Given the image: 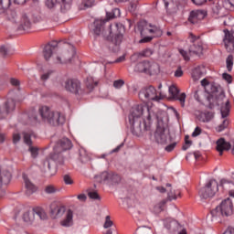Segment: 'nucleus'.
Returning a JSON list of instances; mask_svg holds the SVG:
<instances>
[{"mask_svg": "<svg viewBox=\"0 0 234 234\" xmlns=\"http://www.w3.org/2000/svg\"><path fill=\"white\" fill-rule=\"evenodd\" d=\"M229 101H227L225 105L221 107V117L228 118L229 115Z\"/></svg>", "mask_w": 234, "mask_h": 234, "instance_id": "e433bc0d", "label": "nucleus"}, {"mask_svg": "<svg viewBox=\"0 0 234 234\" xmlns=\"http://www.w3.org/2000/svg\"><path fill=\"white\" fill-rule=\"evenodd\" d=\"M38 112L43 122L49 123V125H52L53 127H58V125H63V123H65V115L61 114L59 112L50 110L48 106L40 107Z\"/></svg>", "mask_w": 234, "mask_h": 234, "instance_id": "f03ea898", "label": "nucleus"}, {"mask_svg": "<svg viewBox=\"0 0 234 234\" xmlns=\"http://www.w3.org/2000/svg\"><path fill=\"white\" fill-rule=\"evenodd\" d=\"M56 191H58V190L56 189V186H48L45 188V192L48 195H52V194L56 193Z\"/></svg>", "mask_w": 234, "mask_h": 234, "instance_id": "3c124183", "label": "nucleus"}, {"mask_svg": "<svg viewBox=\"0 0 234 234\" xmlns=\"http://www.w3.org/2000/svg\"><path fill=\"white\" fill-rule=\"evenodd\" d=\"M222 78L223 80H225L226 81H228V83H231V75L228 74V73H223L222 74Z\"/></svg>", "mask_w": 234, "mask_h": 234, "instance_id": "052dcab7", "label": "nucleus"}, {"mask_svg": "<svg viewBox=\"0 0 234 234\" xmlns=\"http://www.w3.org/2000/svg\"><path fill=\"white\" fill-rule=\"evenodd\" d=\"M169 94L175 100L176 98V96L178 94H180V90H178V88H176V86H170L169 87Z\"/></svg>", "mask_w": 234, "mask_h": 234, "instance_id": "79ce46f5", "label": "nucleus"}, {"mask_svg": "<svg viewBox=\"0 0 234 234\" xmlns=\"http://www.w3.org/2000/svg\"><path fill=\"white\" fill-rule=\"evenodd\" d=\"M166 131L167 124L164 122V120H158L157 127L154 134L156 144L161 145H165V144H167L169 140V133H166Z\"/></svg>", "mask_w": 234, "mask_h": 234, "instance_id": "0eeeda50", "label": "nucleus"}, {"mask_svg": "<svg viewBox=\"0 0 234 234\" xmlns=\"http://www.w3.org/2000/svg\"><path fill=\"white\" fill-rule=\"evenodd\" d=\"M223 234H234V229L229 228Z\"/></svg>", "mask_w": 234, "mask_h": 234, "instance_id": "774afa93", "label": "nucleus"}, {"mask_svg": "<svg viewBox=\"0 0 234 234\" xmlns=\"http://www.w3.org/2000/svg\"><path fill=\"white\" fill-rule=\"evenodd\" d=\"M18 24L20 30H28L32 27V21H30V17L27 14L22 15Z\"/></svg>", "mask_w": 234, "mask_h": 234, "instance_id": "4be33fe9", "label": "nucleus"}, {"mask_svg": "<svg viewBox=\"0 0 234 234\" xmlns=\"http://www.w3.org/2000/svg\"><path fill=\"white\" fill-rule=\"evenodd\" d=\"M137 30L140 32L142 37L154 36V37H160V36H162V29L159 27L149 24L145 20L138 23Z\"/></svg>", "mask_w": 234, "mask_h": 234, "instance_id": "423d86ee", "label": "nucleus"}, {"mask_svg": "<svg viewBox=\"0 0 234 234\" xmlns=\"http://www.w3.org/2000/svg\"><path fill=\"white\" fill-rule=\"evenodd\" d=\"M69 149H72V142L67 137L58 140L55 145L57 153H63L64 151H69Z\"/></svg>", "mask_w": 234, "mask_h": 234, "instance_id": "ddd939ff", "label": "nucleus"}, {"mask_svg": "<svg viewBox=\"0 0 234 234\" xmlns=\"http://www.w3.org/2000/svg\"><path fill=\"white\" fill-rule=\"evenodd\" d=\"M63 152L56 151V147H54V153L49 155V160H53V162L63 165V155L61 154Z\"/></svg>", "mask_w": 234, "mask_h": 234, "instance_id": "c756f323", "label": "nucleus"}, {"mask_svg": "<svg viewBox=\"0 0 234 234\" xmlns=\"http://www.w3.org/2000/svg\"><path fill=\"white\" fill-rule=\"evenodd\" d=\"M123 40V35L122 34H117L114 36V37L112 40V44L115 45V49H113L114 52L118 50V47L122 44V41Z\"/></svg>", "mask_w": 234, "mask_h": 234, "instance_id": "2f4dec72", "label": "nucleus"}, {"mask_svg": "<svg viewBox=\"0 0 234 234\" xmlns=\"http://www.w3.org/2000/svg\"><path fill=\"white\" fill-rule=\"evenodd\" d=\"M98 85V81H94V79L92 77H89L86 80V87L88 89V90H92L94 89V87H96Z\"/></svg>", "mask_w": 234, "mask_h": 234, "instance_id": "c9c22d12", "label": "nucleus"}, {"mask_svg": "<svg viewBox=\"0 0 234 234\" xmlns=\"http://www.w3.org/2000/svg\"><path fill=\"white\" fill-rule=\"evenodd\" d=\"M23 179L25 182V186H26V195L27 197H30V195H34L36 191H37V187L34 186V184L31 182L30 179L27 176V175L23 176Z\"/></svg>", "mask_w": 234, "mask_h": 234, "instance_id": "aec40b11", "label": "nucleus"}, {"mask_svg": "<svg viewBox=\"0 0 234 234\" xmlns=\"http://www.w3.org/2000/svg\"><path fill=\"white\" fill-rule=\"evenodd\" d=\"M88 197L91 198L92 200H100V195H98V192L96 191H90L88 192Z\"/></svg>", "mask_w": 234, "mask_h": 234, "instance_id": "de8ad7c7", "label": "nucleus"}, {"mask_svg": "<svg viewBox=\"0 0 234 234\" xmlns=\"http://www.w3.org/2000/svg\"><path fill=\"white\" fill-rule=\"evenodd\" d=\"M24 142L27 144V145L29 146L28 151L31 153L32 158H37V154H39V150L37 147L32 146V139L30 133H24Z\"/></svg>", "mask_w": 234, "mask_h": 234, "instance_id": "f3484780", "label": "nucleus"}, {"mask_svg": "<svg viewBox=\"0 0 234 234\" xmlns=\"http://www.w3.org/2000/svg\"><path fill=\"white\" fill-rule=\"evenodd\" d=\"M165 204H167L166 199H163L155 203L153 207V213H154L155 215H160V213L164 211V207H165Z\"/></svg>", "mask_w": 234, "mask_h": 234, "instance_id": "cd10ccee", "label": "nucleus"}, {"mask_svg": "<svg viewBox=\"0 0 234 234\" xmlns=\"http://www.w3.org/2000/svg\"><path fill=\"white\" fill-rule=\"evenodd\" d=\"M23 220L24 222H27V224H34L36 220V214L34 212V209L28 210L23 215Z\"/></svg>", "mask_w": 234, "mask_h": 234, "instance_id": "a878e982", "label": "nucleus"}, {"mask_svg": "<svg viewBox=\"0 0 234 234\" xmlns=\"http://www.w3.org/2000/svg\"><path fill=\"white\" fill-rule=\"evenodd\" d=\"M80 160L82 162V164H85V162H89V154H87V151L85 149L80 150Z\"/></svg>", "mask_w": 234, "mask_h": 234, "instance_id": "ea45409f", "label": "nucleus"}, {"mask_svg": "<svg viewBox=\"0 0 234 234\" xmlns=\"http://www.w3.org/2000/svg\"><path fill=\"white\" fill-rule=\"evenodd\" d=\"M33 211L35 213V216L37 215V217H38L40 220H47V212H45V209L41 207H36L33 208Z\"/></svg>", "mask_w": 234, "mask_h": 234, "instance_id": "473e14b6", "label": "nucleus"}, {"mask_svg": "<svg viewBox=\"0 0 234 234\" xmlns=\"http://www.w3.org/2000/svg\"><path fill=\"white\" fill-rule=\"evenodd\" d=\"M226 63H227V69H228L229 72H231V70L233 69V56L232 55H229L227 58Z\"/></svg>", "mask_w": 234, "mask_h": 234, "instance_id": "37998d69", "label": "nucleus"}, {"mask_svg": "<svg viewBox=\"0 0 234 234\" xmlns=\"http://www.w3.org/2000/svg\"><path fill=\"white\" fill-rule=\"evenodd\" d=\"M122 85H125V81H123V80H117L113 81L114 89H122Z\"/></svg>", "mask_w": 234, "mask_h": 234, "instance_id": "09e8293b", "label": "nucleus"}, {"mask_svg": "<svg viewBox=\"0 0 234 234\" xmlns=\"http://www.w3.org/2000/svg\"><path fill=\"white\" fill-rule=\"evenodd\" d=\"M74 56H76V48L74 46L69 45V50L64 51L63 54L57 56L55 58V63L60 65L70 63Z\"/></svg>", "mask_w": 234, "mask_h": 234, "instance_id": "9b49d317", "label": "nucleus"}, {"mask_svg": "<svg viewBox=\"0 0 234 234\" xmlns=\"http://www.w3.org/2000/svg\"><path fill=\"white\" fill-rule=\"evenodd\" d=\"M211 10H212V14L213 16H218L219 17H222V12H224V7L222 6V5H220V3L216 2L211 5Z\"/></svg>", "mask_w": 234, "mask_h": 234, "instance_id": "c85d7f7f", "label": "nucleus"}, {"mask_svg": "<svg viewBox=\"0 0 234 234\" xmlns=\"http://www.w3.org/2000/svg\"><path fill=\"white\" fill-rule=\"evenodd\" d=\"M112 14L113 16L110 17L111 19L114 17H120V9L118 8L113 9Z\"/></svg>", "mask_w": 234, "mask_h": 234, "instance_id": "0e129e2a", "label": "nucleus"}, {"mask_svg": "<svg viewBox=\"0 0 234 234\" xmlns=\"http://www.w3.org/2000/svg\"><path fill=\"white\" fill-rule=\"evenodd\" d=\"M200 134H202V129L196 127L195 131L192 133L193 138H197V136H200Z\"/></svg>", "mask_w": 234, "mask_h": 234, "instance_id": "4d7b16f0", "label": "nucleus"}, {"mask_svg": "<svg viewBox=\"0 0 234 234\" xmlns=\"http://www.w3.org/2000/svg\"><path fill=\"white\" fill-rule=\"evenodd\" d=\"M193 144V142H191L189 140V135H186L185 136V145H183V151H187V149H189L191 147V144Z\"/></svg>", "mask_w": 234, "mask_h": 234, "instance_id": "a18cd8bd", "label": "nucleus"}, {"mask_svg": "<svg viewBox=\"0 0 234 234\" xmlns=\"http://www.w3.org/2000/svg\"><path fill=\"white\" fill-rule=\"evenodd\" d=\"M54 72V70H48L46 73L42 74L40 77V80H42V81H47V80H48V78H50V75Z\"/></svg>", "mask_w": 234, "mask_h": 234, "instance_id": "864d4df0", "label": "nucleus"}, {"mask_svg": "<svg viewBox=\"0 0 234 234\" xmlns=\"http://www.w3.org/2000/svg\"><path fill=\"white\" fill-rule=\"evenodd\" d=\"M224 43L228 52H234V31L229 32L225 30Z\"/></svg>", "mask_w": 234, "mask_h": 234, "instance_id": "dca6fc26", "label": "nucleus"}, {"mask_svg": "<svg viewBox=\"0 0 234 234\" xmlns=\"http://www.w3.org/2000/svg\"><path fill=\"white\" fill-rule=\"evenodd\" d=\"M82 5L84 8H92L96 5V0H84Z\"/></svg>", "mask_w": 234, "mask_h": 234, "instance_id": "c03bdc74", "label": "nucleus"}, {"mask_svg": "<svg viewBox=\"0 0 234 234\" xmlns=\"http://www.w3.org/2000/svg\"><path fill=\"white\" fill-rule=\"evenodd\" d=\"M153 54H154V50H153L151 48H145V49H143L142 51L138 52L136 54V56L138 58H151V56H153Z\"/></svg>", "mask_w": 234, "mask_h": 234, "instance_id": "72a5a7b5", "label": "nucleus"}, {"mask_svg": "<svg viewBox=\"0 0 234 234\" xmlns=\"http://www.w3.org/2000/svg\"><path fill=\"white\" fill-rule=\"evenodd\" d=\"M153 118H158L154 112V108H149V106L144 104L134 106L129 115V122L133 134L142 136L144 133L151 131Z\"/></svg>", "mask_w": 234, "mask_h": 234, "instance_id": "f257e3e1", "label": "nucleus"}, {"mask_svg": "<svg viewBox=\"0 0 234 234\" xmlns=\"http://www.w3.org/2000/svg\"><path fill=\"white\" fill-rule=\"evenodd\" d=\"M10 83L11 85H13L14 87H19V80L17 79H11L10 80Z\"/></svg>", "mask_w": 234, "mask_h": 234, "instance_id": "338daca9", "label": "nucleus"}, {"mask_svg": "<svg viewBox=\"0 0 234 234\" xmlns=\"http://www.w3.org/2000/svg\"><path fill=\"white\" fill-rule=\"evenodd\" d=\"M21 140V135L19 133H14L13 134V142L14 144H17Z\"/></svg>", "mask_w": 234, "mask_h": 234, "instance_id": "e2e57ef3", "label": "nucleus"}, {"mask_svg": "<svg viewBox=\"0 0 234 234\" xmlns=\"http://www.w3.org/2000/svg\"><path fill=\"white\" fill-rule=\"evenodd\" d=\"M11 5L12 0H0V16H6Z\"/></svg>", "mask_w": 234, "mask_h": 234, "instance_id": "393cba45", "label": "nucleus"}, {"mask_svg": "<svg viewBox=\"0 0 234 234\" xmlns=\"http://www.w3.org/2000/svg\"><path fill=\"white\" fill-rule=\"evenodd\" d=\"M182 76H184V71L182 70V68H178V69L175 71V77H176V78H182Z\"/></svg>", "mask_w": 234, "mask_h": 234, "instance_id": "13d9d810", "label": "nucleus"}, {"mask_svg": "<svg viewBox=\"0 0 234 234\" xmlns=\"http://www.w3.org/2000/svg\"><path fill=\"white\" fill-rule=\"evenodd\" d=\"M74 217V214L72 210H68L66 213V218L60 222L61 226H64L65 228H69L72 226L73 221L72 218Z\"/></svg>", "mask_w": 234, "mask_h": 234, "instance_id": "bb28decb", "label": "nucleus"}, {"mask_svg": "<svg viewBox=\"0 0 234 234\" xmlns=\"http://www.w3.org/2000/svg\"><path fill=\"white\" fill-rule=\"evenodd\" d=\"M175 147H176V143L167 145L165 147V151H167V153H171V151H173V149H175Z\"/></svg>", "mask_w": 234, "mask_h": 234, "instance_id": "680f3d73", "label": "nucleus"}, {"mask_svg": "<svg viewBox=\"0 0 234 234\" xmlns=\"http://www.w3.org/2000/svg\"><path fill=\"white\" fill-rule=\"evenodd\" d=\"M207 16V13L204 10H194L190 13L188 17V21L192 23V25H197L198 21H202Z\"/></svg>", "mask_w": 234, "mask_h": 234, "instance_id": "2eb2a0df", "label": "nucleus"}, {"mask_svg": "<svg viewBox=\"0 0 234 234\" xmlns=\"http://www.w3.org/2000/svg\"><path fill=\"white\" fill-rule=\"evenodd\" d=\"M216 144V149L219 153V156H222L224 151H229L231 149V144L226 142L224 138H219Z\"/></svg>", "mask_w": 234, "mask_h": 234, "instance_id": "a211bd4d", "label": "nucleus"}, {"mask_svg": "<svg viewBox=\"0 0 234 234\" xmlns=\"http://www.w3.org/2000/svg\"><path fill=\"white\" fill-rule=\"evenodd\" d=\"M65 89L72 94H83L81 90V82L76 79H69L65 82Z\"/></svg>", "mask_w": 234, "mask_h": 234, "instance_id": "f8f14e48", "label": "nucleus"}, {"mask_svg": "<svg viewBox=\"0 0 234 234\" xmlns=\"http://www.w3.org/2000/svg\"><path fill=\"white\" fill-rule=\"evenodd\" d=\"M192 78L194 81H198L200 78H202V71H200V68H196L192 71Z\"/></svg>", "mask_w": 234, "mask_h": 234, "instance_id": "4c0bfd02", "label": "nucleus"}, {"mask_svg": "<svg viewBox=\"0 0 234 234\" xmlns=\"http://www.w3.org/2000/svg\"><path fill=\"white\" fill-rule=\"evenodd\" d=\"M186 98H187V96L185 92H183L181 94H178L174 100L179 101L181 107H186Z\"/></svg>", "mask_w": 234, "mask_h": 234, "instance_id": "58836bf2", "label": "nucleus"}, {"mask_svg": "<svg viewBox=\"0 0 234 234\" xmlns=\"http://www.w3.org/2000/svg\"><path fill=\"white\" fill-rule=\"evenodd\" d=\"M217 193H218V182L215 179H210L205 186L200 188L199 197L201 198H212Z\"/></svg>", "mask_w": 234, "mask_h": 234, "instance_id": "6e6552de", "label": "nucleus"}, {"mask_svg": "<svg viewBox=\"0 0 234 234\" xmlns=\"http://www.w3.org/2000/svg\"><path fill=\"white\" fill-rule=\"evenodd\" d=\"M63 180H64V184H66V186H72V184H74V181L72 180V177H70L69 175H64Z\"/></svg>", "mask_w": 234, "mask_h": 234, "instance_id": "49530a36", "label": "nucleus"}, {"mask_svg": "<svg viewBox=\"0 0 234 234\" xmlns=\"http://www.w3.org/2000/svg\"><path fill=\"white\" fill-rule=\"evenodd\" d=\"M205 118L203 120L204 122H211L213 116L211 115V113L207 112V113H205Z\"/></svg>", "mask_w": 234, "mask_h": 234, "instance_id": "69168bd1", "label": "nucleus"}, {"mask_svg": "<svg viewBox=\"0 0 234 234\" xmlns=\"http://www.w3.org/2000/svg\"><path fill=\"white\" fill-rule=\"evenodd\" d=\"M14 109H16V101L14 100L7 101L5 105L0 107V119L6 118Z\"/></svg>", "mask_w": 234, "mask_h": 234, "instance_id": "4468645a", "label": "nucleus"}, {"mask_svg": "<svg viewBox=\"0 0 234 234\" xmlns=\"http://www.w3.org/2000/svg\"><path fill=\"white\" fill-rule=\"evenodd\" d=\"M10 180H12V174L7 170L0 171V189L5 187V186H8L10 184Z\"/></svg>", "mask_w": 234, "mask_h": 234, "instance_id": "6ab92c4d", "label": "nucleus"}, {"mask_svg": "<svg viewBox=\"0 0 234 234\" xmlns=\"http://www.w3.org/2000/svg\"><path fill=\"white\" fill-rule=\"evenodd\" d=\"M228 125H229V121L228 119H225L221 124H219L217 128L216 131L218 133H222L225 129H228Z\"/></svg>", "mask_w": 234, "mask_h": 234, "instance_id": "a19ab883", "label": "nucleus"}, {"mask_svg": "<svg viewBox=\"0 0 234 234\" xmlns=\"http://www.w3.org/2000/svg\"><path fill=\"white\" fill-rule=\"evenodd\" d=\"M72 0H47L46 5L48 6V8H52L54 5L58 3H62V5H69V3H71Z\"/></svg>", "mask_w": 234, "mask_h": 234, "instance_id": "f704fd0d", "label": "nucleus"}, {"mask_svg": "<svg viewBox=\"0 0 234 234\" xmlns=\"http://www.w3.org/2000/svg\"><path fill=\"white\" fill-rule=\"evenodd\" d=\"M50 209L51 214H53L55 218L62 217V215L65 213V207H59L56 204H52Z\"/></svg>", "mask_w": 234, "mask_h": 234, "instance_id": "b1692460", "label": "nucleus"}, {"mask_svg": "<svg viewBox=\"0 0 234 234\" xmlns=\"http://www.w3.org/2000/svg\"><path fill=\"white\" fill-rule=\"evenodd\" d=\"M139 234H151V229L147 227H143L138 229Z\"/></svg>", "mask_w": 234, "mask_h": 234, "instance_id": "5fc2aeb1", "label": "nucleus"}, {"mask_svg": "<svg viewBox=\"0 0 234 234\" xmlns=\"http://www.w3.org/2000/svg\"><path fill=\"white\" fill-rule=\"evenodd\" d=\"M58 48V46H54L52 44H48L45 46L43 50V56L46 61H48L50 58H52V53Z\"/></svg>", "mask_w": 234, "mask_h": 234, "instance_id": "5701e85b", "label": "nucleus"}, {"mask_svg": "<svg viewBox=\"0 0 234 234\" xmlns=\"http://www.w3.org/2000/svg\"><path fill=\"white\" fill-rule=\"evenodd\" d=\"M164 224L165 228L170 231H178L180 229V223L171 218H165Z\"/></svg>", "mask_w": 234, "mask_h": 234, "instance_id": "412c9836", "label": "nucleus"}, {"mask_svg": "<svg viewBox=\"0 0 234 234\" xmlns=\"http://www.w3.org/2000/svg\"><path fill=\"white\" fill-rule=\"evenodd\" d=\"M139 98L142 101H160L162 97L158 96L156 89L153 86L143 88L139 91Z\"/></svg>", "mask_w": 234, "mask_h": 234, "instance_id": "1a4fd4ad", "label": "nucleus"}, {"mask_svg": "<svg viewBox=\"0 0 234 234\" xmlns=\"http://www.w3.org/2000/svg\"><path fill=\"white\" fill-rule=\"evenodd\" d=\"M112 226V220H111V216H106L103 228H105V229H107L111 228Z\"/></svg>", "mask_w": 234, "mask_h": 234, "instance_id": "603ef678", "label": "nucleus"}, {"mask_svg": "<svg viewBox=\"0 0 234 234\" xmlns=\"http://www.w3.org/2000/svg\"><path fill=\"white\" fill-rule=\"evenodd\" d=\"M134 71L148 74V76H154V74L160 73V66L156 62L144 60L135 65Z\"/></svg>", "mask_w": 234, "mask_h": 234, "instance_id": "39448f33", "label": "nucleus"}, {"mask_svg": "<svg viewBox=\"0 0 234 234\" xmlns=\"http://www.w3.org/2000/svg\"><path fill=\"white\" fill-rule=\"evenodd\" d=\"M179 53L184 58V59H186V61H189V56H187V51L184 49H179Z\"/></svg>", "mask_w": 234, "mask_h": 234, "instance_id": "bf43d9fd", "label": "nucleus"}, {"mask_svg": "<svg viewBox=\"0 0 234 234\" xmlns=\"http://www.w3.org/2000/svg\"><path fill=\"white\" fill-rule=\"evenodd\" d=\"M191 45L188 48L190 56H202L204 54V42L200 39V36H197L190 32L187 37Z\"/></svg>", "mask_w": 234, "mask_h": 234, "instance_id": "20e7f679", "label": "nucleus"}, {"mask_svg": "<svg viewBox=\"0 0 234 234\" xmlns=\"http://www.w3.org/2000/svg\"><path fill=\"white\" fill-rule=\"evenodd\" d=\"M105 25V21L103 20H95L93 23V32L96 34V36H100L101 32V27Z\"/></svg>", "mask_w": 234, "mask_h": 234, "instance_id": "7c9ffc66", "label": "nucleus"}, {"mask_svg": "<svg viewBox=\"0 0 234 234\" xmlns=\"http://www.w3.org/2000/svg\"><path fill=\"white\" fill-rule=\"evenodd\" d=\"M212 218H222L233 215V201L229 197L223 200L219 206L211 210Z\"/></svg>", "mask_w": 234, "mask_h": 234, "instance_id": "7ed1b4c3", "label": "nucleus"}, {"mask_svg": "<svg viewBox=\"0 0 234 234\" xmlns=\"http://www.w3.org/2000/svg\"><path fill=\"white\" fill-rule=\"evenodd\" d=\"M98 178L100 182H104V184H108V186H116V184H120L122 182V176L120 175L113 172H102Z\"/></svg>", "mask_w": 234, "mask_h": 234, "instance_id": "9d476101", "label": "nucleus"}, {"mask_svg": "<svg viewBox=\"0 0 234 234\" xmlns=\"http://www.w3.org/2000/svg\"><path fill=\"white\" fill-rule=\"evenodd\" d=\"M153 37H154V35H152V37H149L148 35L144 36V37L139 40V43H149L150 41H153Z\"/></svg>", "mask_w": 234, "mask_h": 234, "instance_id": "6e6d98bb", "label": "nucleus"}, {"mask_svg": "<svg viewBox=\"0 0 234 234\" xmlns=\"http://www.w3.org/2000/svg\"><path fill=\"white\" fill-rule=\"evenodd\" d=\"M8 52H10V48L8 46L0 47V54H2V56H7Z\"/></svg>", "mask_w": 234, "mask_h": 234, "instance_id": "8fccbe9b", "label": "nucleus"}]
</instances>
